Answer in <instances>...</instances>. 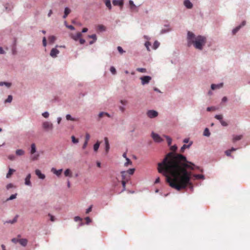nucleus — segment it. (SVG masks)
<instances>
[{
    "mask_svg": "<svg viewBox=\"0 0 250 250\" xmlns=\"http://www.w3.org/2000/svg\"><path fill=\"white\" fill-rule=\"evenodd\" d=\"M188 169L203 171V169L188 162L186 157H165L158 167L159 172L167 177L170 186L178 190L185 188L189 184L191 173Z\"/></svg>",
    "mask_w": 250,
    "mask_h": 250,
    "instance_id": "1",
    "label": "nucleus"
},
{
    "mask_svg": "<svg viewBox=\"0 0 250 250\" xmlns=\"http://www.w3.org/2000/svg\"><path fill=\"white\" fill-rule=\"evenodd\" d=\"M187 41L188 46L193 44L196 49L202 50L207 42V38L206 37L201 35H198L196 37L194 33L188 31L187 33Z\"/></svg>",
    "mask_w": 250,
    "mask_h": 250,
    "instance_id": "2",
    "label": "nucleus"
},
{
    "mask_svg": "<svg viewBox=\"0 0 250 250\" xmlns=\"http://www.w3.org/2000/svg\"><path fill=\"white\" fill-rule=\"evenodd\" d=\"M177 146L174 145L172 146H170V152L167 153L165 156H184L181 154H177L176 153L177 150Z\"/></svg>",
    "mask_w": 250,
    "mask_h": 250,
    "instance_id": "3",
    "label": "nucleus"
},
{
    "mask_svg": "<svg viewBox=\"0 0 250 250\" xmlns=\"http://www.w3.org/2000/svg\"><path fill=\"white\" fill-rule=\"evenodd\" d=\"M42 128L44 131L49 132L52 130L53 125L51 122L44 121L42 123Z\"/></svg>",
    "mask_w": 250,
    "mask_h": 250,
    "instance_id": "4",
    "label": "nucleus"
},
{
    "mask_svg": "<svg viewBox=\"0 0 250 250\" xmlns=\"http://www.w3.org/2000/svg\"><path fill=\"white\" fill-rule=\"evenodd\" d=\"M134 171H135L134 168H130L128 170H127V171H122L121 174H122V178L124 180H128V178L127 177H126V175L127 174H128L129 175H132L134 173Z\"/></svg>",
    "mask_w": 250,
    "mask_h": 250,
    "instance_id": "5",
    "label": "nucleus"
},
{
    "mask_svg": "<svg viewBox=\"0 0 250 250\" xmlns=\"http://www.w3.org/2000/svg\"><path fill=\"white\" fill-rule=\"evenodd\" d=\"M57 47H62V46L56 45L55 48H53L50 52V56L53 58H55L57 57L58 55L60 53V51L57 49Z\"/></svg>",
    "mask_w": 250,
    "mask_h": 250,
    "instance_id": "6",
    "label": "nucleus"
},
{
    "mask_svg": "<svg viewBox=\"0 0 250 250\" xmlns=\"http://www.w3.org/2000/svg\"><path fill=\"white\" fill-rule=\"evenodd\" d=\"M146 115L150 119L157 117L158 115V112L155 110H148L146 112Z\"/></svg>",
    "mask_w": 250,
    "mask_h": 250,
    "instance_id": "7",
    "label": "nucleus"
},
{
    "mask_svg": "<svg viewBox=\"0 0 250 250\" xmlns=\"http://www.w3.org/2000/svg\"><path fill=\"white\" fill-rule=\"evenodd\" d=\"M142 85L148 84L151 80L152 78L149 76H144L140 78Z\"/></svg>",
    "mask_w": 250,
    "mask_h": 250,
    "instance_id": "8",
    "label": "nucleus"
},
{
    "mask_svg": "<svg viewBox=\"0 0 250 250\" xmlns=\"http://www.w3.org/2000/svg\"><path fill=\"white\" fill-rule=\"evenodd\" d=\"M151 137L156 143H161L163 141V139L158 134L155 133L154 132L151 133Z\"/></svg>",
    "mask_w": 250,
    "mask_h": 250,
    "instance_id": "9",
    "label": "nucleus"
},
{
    "mask_svg": "<svg viewBox=\"0 0 250 250\" xmlns=\"http://www.w3.org/2000/svg\"><path fill=\"white\" fill-rule=\"evenodd\" d=\"M246 24V21H243L239 25H238V26H236L235 28H234V29H232V34L233 35H235V34H236V33L237 32H238V31H239V30H240L242 27H243V26H244Z\"/></svg>",
    "mask_w": 250,
    "mask_h": 250,
    "instance_id": "10",
    "label": "nucleus"
},
{
    "mask_svg": "<svg viewBox=\"0 0 250 250\" xmlns=\"http://www.w3.org/2000/svg\"><path fill=\"white\" fill-rule=\"evenodd\" d=\"M164 27L166 28L162 29L160 31V34L161 35L168 33L172 30L171 28H170V25L169 24H165Z\"/></svg>",
    "mask_w": 250,
    "mask_h": 250,
    "instance_id": "11",
    "label": "nucleus"
},
{
    "mask_svg": "<svg viewBox=\"0 0 250 250\" xmlns=\"http://www.w3.org/2000/svg\"><path fill=\"white\" fill-rule=\"evenodd\" d=\"M104 145H105V147H104L105 155H106V154H107V153L109 151V150L110 148V145H109L108 138L107 137H105L104 138Z\"/></svg>",
    "mask_w": 250,
    "mask_h": 250,
    "instance_id": "12",
    "label": "nucleus"
},
{
    "mask_svg": "<svg viewBox=\"0 0 250 250\" xmlns=\"http://www.w3.org/2000/svg\"><path fill=\"white\" fill-rule=\"evenodd\" d=\"M184 5L188 9H191L193 7V4L189 0H184Z\"/></svg>",
    "mask_w": 250,
    "mask_h": 250,
    "instance_id": "13",
    "label": "nucleus"
},
{
    "mask_svg": "<svg viewBox=\"0 0 250 250\" xmlns=\"http://www.w3.org/2000/svg\"><path fill=\"white\" fill-rule=\"evenodd\" d=\"M223 86V83H220L218 84H212L211 85V89L213 90H215L216 89H220L222 88Z\"/></svg>",
    "mask_w": 250,
    "mask_h": 250,
    "instance_id": "14",
    "label": "nucleus"
},
{
    "mask_svg": "<svg viewBox=\"0 0 250 250\" xmlns=\"http://www.w3.org/2000/svg\"><path fill=\"white\" fill-rule=\"evenodd\" d=\"M63 174L65 177H68L69 178L73 177V174L69 169H66Z\"/></svg>",
    "mask_w": 250,
    "mask_h": 250,
    "instance_id": "15",
    "label": "nucleus"
},
{
    "mask_svg": "<svg viewBox=\"0 0 250 250\" xmlns=\"http://www.w3.org/2000/svg\"><path fill=\"white\" fill-rule=\"evenodd\" d=\"M31 174H28L25 179V184L27 186H31V183L30 182Z\"/></svg>",
    "mask_w": 250,
    "mask_h": 250,
    "instance_id": "16",
    "label": "nucleus"
},
{
    "mask_svg": "<svg viewBox=\"0 0 250 250\" xmlns=\"http://www.w3.org/2000/svg\"><path fill=\"white\" fill-rule=\"evenodd\" d=\"M35 173L40 179H44L45 177L44 174H42L41 171L39 169H36L35 170Z\"/></svg>",
    "mask_w": 250,
    "mask_h": 250,
    "instance_id": "17",
    "label": "nucleus"
},
{
    "mask_svg": "<svg viewBox=\"0 0 250 250\" xmlns=\"http://www.w3.org/2000/svg\"><path fill=\"white\" fill-rule=\"evenodd\" d=\"M243 137L242 135H233L232 141L233 143H235L238 141L240 140Z\"/></svg>",
    "mask_w": 250,
    "mask_h": 250,
    "instance_id": "18",
    "label": "nucleus"
},
{
    "mask_svg": "<svg viewBox=\"0 0 250 250\" xmlns=\"http://www.w3.org/2000/svg\"><path fill=\"white\" fill-rule=\"evenodd\" d=\"M112 3L115 6H122L123 5V2L122 0H113Z\"/></svg>",
    "mask_w": 250,
    "mask_h": 250,
    "instance_id": "19",
    "label": "nucleus"
},
{
    "mask_svg": "<svg viewBox=\"0 0 250 250\" xmlns=\"http://www.w3.org/2000/svg\"><path fill=\"white\" fill-rule=\"evenodd\" d=\"M82 36V33L80 32H78L77 33L76 35L72 36V38L75 41H77L80 39Z\"/></svg>",
    "mask_w": 250,
    "mask_h": 250,
    "instance_id": "20",
    "label": "nucleus"
},
{
    "mask_svg": "<svg viewBox=\"0 0 250 250\" xmlns=\"http://www.w3.org/2000/svg\"><path fill=\"white\" fill-rule=\"evenodd\" d=\"M192 144V142H190L189 144L188 145H184L180 149V152L181 153H183L184 152L185 149L186 148H189L191 146V145Z\"/></svg>",
    "mask_w": 250,
    "mask_h": 250,
    "instance_id": "21",
    "label": "nucleus"
},
{
    "mask_svg": "<svg viewBox=\"0 0 250 250\" xmlns=\"http://www.w3.org/2000/svg\"><path fill=\"white\" fill-rule=\"evenodd\" d=\"M27 240L26 239H20L19 243L22 246H26L27 244Z\"/></svg>",
    "mask_w": 250,
    "mask_h": 250,
    "instance_id": "22",
    "label": "nucleus"
},
{
    "mask_svg": "<svg viewBox=\"0 0 250 250\" xmlns=\"http://www.w3.org/2000/svg\"><path fill=\"white\" fill-rule=\"evenodd\" d=\"M51 171L53 172L54 174H55L56 175L60 176L62 174V169H61L57 170L55 168H52L51 169Z\"/></svg>",
    "mask_w": 250,
    "mask_h": 250,
    "instance_id": "23",
    "label": "nucleus"
},
{
    "mask_svg": "<svg viewBox=\"0 0 250 250\" xmlns=\"http://www.w3.org/2000/svg\"><path fill=\"white\" fill-rule=\"evenodd\" d=\"M71 10L67 7H66L64 8V14H63V19L65 18L67 15L70 13Z\"/></svg>",
    "mask_w": 250,
    "mask_h": 250,
    "instance_id": "24",
    "label": "nucleus"
},
{
    "mask_svg": "<svg viewBox=\"0 0 250 250\" xmlns=\"http://www.w3.org/2000/svg\"><path fill=\"white\" fill-rule=\"evenodd\" d=\"M236 150V148H235L234 147H232L231 149H228V150H227L225 151V154L227 156H229L231 154V153L232 151H235Z\"/></svg>",
    "mask_w": 250,
    "mask_h": 250,
    "instance_id": "25",
    "label": "nucleus"
},
{
    "mask_svg": "<svg viewBox=\"0 0 250 250\" xmlns=\"http://www.w3.org/2000/svg\"><path fill=\"white\" fill-rule=\"evenodd\" d=\"M100 145V142L99 141H97V142L93 146V150L94 151L96 152L98 150Z\"/></svg>",
    "mask_w": 250,
    "mask_h": 250,
    "instance_id": "26",
    "label": "nucleus"
},
{
    "mask_svg": "<svg viewBox=\"0 0 250 250\" xmlns=\"http://www.w3.org/2000/svg\"><path fill=\"white\" fill-rule=\"evenodd\" d=\"M36 151V147L35 144H32L31 146L30 153L33 154Z\"/></svg>",
    "mask_w": 250,
    "mask_h": 250,
    "instance_id": "27",
    "label": "nucleus"
},
{
    "mask_svg": "<svg viewBox=\"0 0 250 250\" xmlns=\"http://www.w3.org/2000/svg\"><path fill=\"white\" fill-rule=\"evenodd\" d=\"M106 6L109 9L111 10L112 6L110 2V0H104Z\"/></svg>",
    "mask_w": 250,
    "mask_h": 250,
    "instance_id": "28",
    "label": "nucleus"
},
{
    "mask_svg": "<svg viewBox=\"0 0 250 250\" xmlns=\"http://www.w3.org/2000/svg\"><path fill=\"white\" fill-rule=\"evenodd\" d=\"M11 83L9 82H0V86H3L5 85L8 88L10 87L11 86Z\"/></svg>",
    "mask_w": 250,
    "mask_h": 250,
    "instance_id": "29",
    "label": "nucleus"
},
{
    "mask_svg": "<svg viewBox=\"0 0 250 250\" xmlns=\"http://www.w3.org/2000/svg\"><path fill=\"white\" fill-rule=\"evenodd\" d=\"M56 40V38L54 36H50L48 37L49 42L51 44L55 42Z\"/></svg>",
    "mask_w": 250,
    "mask_h": 250,
    "instance_id": "30",
    "label": "nucleus"
},
{
    "mask_svg": "<svg viewBox=\"0 0 250 250\" xmlns=\"http://www.w3.org/2000/svg\"><path fill=\"white\" fill-rule=\"evenodd\" d=\"M203 135L206 137H209L210 135V133L208 128H206L203 132Z\"/></svg>",
    "mask_w": 250,
    "mask_h": 250,
    "instance_id": "31",
    "label": "nucleus"
},
{
    "mask_svg": "<svg viewBox=\"0 0 250 250\" xmlns=\"http://www.w3.org/2000/svg\"><path fill=\"white\" fill-rule=\"evenodd\" d=\"M16 155L18 156H21L24 154V151L21 149H17L16 151Z\"/></svg>",
    "mask_w": 250,
    "mask_h": 250,
    "instance_id": "32",
    "label": "nucleus"
},
{
    "mask_svg": "<svg viewBox=\"0 0 250 250\" xmlns=\"http://www.w3.org/2000/svg\"><path fill=\"white\" fill-rule=\"evenodd\" d=\"M164 137H165V138L166 139V140L167 141L168 146H171V143H172L171 138L169 136H167V135H164Z\"/></svg>",
    "mask_w": 250,
    "mask_h": 250,
    "instance_id": "33",
    "label": "nucleus"
},
{
    "mask_svg": "<svg viewBox=\"0 0 250 250\" xmlns=\"http://www.w3.org/2000/svg\"><path fill=\"white\" fill-rule=\"evenodd\" d=\"M15 171V170L12 169V168H9V171L6 175V178H9L11 176V175H12L13 172Z\"/></svg>",
    "mask_w": 250,
    "mask_h": 250,
    "instance_id": "34",
    "label": "nucleus"
},
{
    "mask_svg": "<svg viewBox=\"0 0 250 250\" xmlns=\"http://www.w3.org/2000/svg\"><path fill=\"white\" fill-rule=\"evenodd\" d=\"M159 45H160V42L157 41H155L153 45V47H152L153 49L154 50H156V49H157L158 48Z\"/></svg>",
    "mask_w": 250,
    "mask_h": 250,
    "instance_id": "35",
    "label": "nucleus"
},
{
    "mask_svg": "<svg viewBox=\"0 0 250 250\" xmlns=\"http://www.w3.org/2000/svg\"><path fill=\"white\" fill-rule=\"evenodd\" d=\"M125 158L126 162L125 163V164H124L125 166L128 167L129 165H131V164H132L131 161L127 157H125Z\"/></svg>",
    "mask_w": 250,
    "mask_h": 250,
    "instance_id": "36",
    "label": "nucleus"
},
{
    "mask_svg": "<svg viewBox=\"0 0 250 250\" xmlns=\"http://www.w3.org/2000/svg\"><path fill=\"white\" fill-rule=\"evenodd\" d=\"M66 119L67 121H75L76 119L72 117L71 115L70 114H67L66 115Z\"/></svg>",
    "mask_w": 250,
    "mask_h": 250,
    "instance_id": "37",
    "label": "nucleus"
},
{
    "mask_svg": "<svg viewBox=\"0 0 250 250\" xmlns=\"http://www.w3.org/2000/svg\"><path fill=\"white\" fill-rule=\"evenodd\" d=\"M150 45H151V43H150V42H149L146 41V42H145V46H146L147 50L148 51H150V47H149V46Z\"/></svg>",
    "mask_w": 250,
    "mask_h": 250,
    "instance_id": "38",
    "label": "nucleus"
},
{
    "mask_svg": "<svg viewBox=\"0 0 250 250\" xmlns=\"http://www.w3.org/2000/svg\"><path fill=\"white\" fill-rule=\"evenodd\" d=\"M72 142L74 144H77L79 143V140L75 138L74 136H71Z\"/></svg>",
    "mask_w": 250,
    "mask_h": 250,
    "instance_id": "39",
    "label": "nucleus"
},
{
    "mask_svg": "<svg viewBox=\"0 0 250 250\" xmlns=\"http://www.w3.org/2000/svg\"><path fill=\"white\" fill-rule=\"evenodd\" d=\"M64 23L65 25L66 26V27H67L68 28L70 29V30H75L74 27L72 25H68L66 21H64Z\"/></svg>",
    "mask_w": 250,
    "mask_h": 250,
    "instance_id": "40",
    "label": "nucleus"
},
{
    "mask_svg": "<svg viewBox=\"0 0 250 250\" xmlns=\"http://www.w3.org/2000/svg\"><path fill=\"white\" fill-rule=\"evenodd\" d=\"M13 97L12 95H8L7 99L4 101L5 103H11L12 101Z\"/></svg>",
    "mask_w": 250,
    "mask_h": 250,
    "instance_id": "41",
    "label": "nucleus"
},
{
    "mask_svg": "<svg viewBox=\"0 0 250 250\" xmlns=\"http://www.w3.org/2000/svg\"><path fill=\"white\" fill-rule=\"evenodd\" d=\"M136 70L138 72H142V73H146V69L145 68H137Z\"/></svg>",
    "mask_w": 250,
    "mask_h": 250,
    "instance_id": "42",
    "label": "nucleus"
},
{
    "mask_svg": "<svg viewBox=\"0 0 250 250\" xmlns=\"http://www.w3.org/2000/svg\"><path fill=\"white\" fill-rule=\"evenodd\" d=\"M214 118L220 121V122L223 120V115H216L214 116Z\"/></svg>",
    "mask_w": 250,
    "mask_h": 250,
    "instance_id": "43",
    "label": "nucleus"
},
{
    "mask_svg": "<svg viewBox=\"0 0 250 250\" xmlns=\"http://www.w3.org/2000/svg\"><path fill=\"white\" fill-rule=\"evenodd\" d=\"M194 177L196 179H204V176L203 175H202V174H194Z\"/></svg>",
    "mask_w": 250,
    "mask_h": 250,
    "instance_id": "44",
    "label": "nucleus"
},
{
    "mask_svg": "<svg viewBox=\"0 0 250 250\" xmlns=\"http://www.w3.org/2000/svg\"><path fill=\"white\" fill-rule=\"evenodd\" d=\"M98 29L101 31H104L105 30V28L103 25H99L98 26Z\"/></svg>",
    "mask_w": 250,
    "mask_h": 250,
    "instance_id": "45",
    "label": "nucleus"
},
{
    "mask_svg": "<svg viewBox=\"0 0 250 250\" xmlns=\"http://www.w3.org/2000/svg\"><path fill=\"white\" fill-rule=\"evenodd\" d=\"M110 71L112 74L115 75L116 73V70L114 66H111L110 68Z\"/></svg>",
    "mask_w": 250,
    "mask_h": 250,
    "instance_id": "46",
    "label": "nucleus"
},
{
    "mask_svg": "<svg viewBox=\"0 0 250 250\" xmlns=\"http://www.w3.org/2000/svg\"><path fill=\"white\" fill-rule=\"evenodd\" d=\"M129 3L131 9H133L136 7V5L134 4L133 1L131 0L129 1Z\"/></svg>",
    "mask_w": 250,
    "mask_h": 250,
    "instance_id": "47",
    "label": "nucleus"
},
{
    "mask_svg": "<svg viewBox=\"0 0 250 250\" xmlns=\"http://www.w3.org/2000/svg\"><path fill=\"white\" fill-rule=\"evenodd\" d=\"M42 116L45 118H47L49 117V113L47 111H45L42 113Z\"/></svg>",
    "mask_w": 250,
    "mask_h": 250,
    "instance_id": "48",
    "label": "nucleus"
},
{
    "mask_svg": "<svg viewBox=\"0 0 250 250\" xmlns=\"http://www.w3.org/2000/svg\"><path fill=\"white\" fill-rule=\"evenodd\" d=\"M88 37L89 38L92 39L93 40H94L95 41H96V40H97V36H96V34H92L91 35H88Z\"/></svg>",
    "mask_w": 250,
    "mask_h": 250,
    "instance_id": "49",
    "label": "nucleus"
},
{
    "mask_svg": "<svg viewBox=\"0 0 250 250\" xmlns=\"http://www.w3.org/2000/svg\"><path fill=\"white\" fill-rule=\"evenodd\" d=\"M117 50L119 51V52L121 54H122L125 52V51H124L123 50V49L122 48V47H121V46H118Z\"/></svg>",
    "mask_w": 250,
    "mask_h": 250,
    "instance_id": "50",
    "label": "nucleus"
},
{
    "mask_svg": "<svg viewBox=\"0 0 250 250\" xmlns=\"http://www.w3.org/2000/svg\"><path fill=\"white\" fill-rule=\"evenodd\" d=\"M17 193L15 194H12L11 195L10 197L9 198L7 199V201L8 200H13L14 199H15L17 197Z\"/></svg>",
    "mask_w": 250,
    "mask_h": 250,
    "instance_id": "51",
    "label": "nucleus"
},
{
    "mask_svg": "<svg viewBox=\"0 0 250 250\" xmlns=\"http://www.w3.org/2000/svg\"><path fill=\"white\" fill-rule=\"evenodd\" d=\"M42 45L44 47H45L47 45L46 39L45 37H44L42 39Z\"/></svg>",
    "mask_w": 250,
    "mask_h": 250,
    "instance_id": "52",
    "label": "nucleus"
},
{
    "mask_svg": "<svg viewBox=\"0 0 250 250\" xmlns=\"http://www.w3.org/2000/svg\"><path fill=\"white\" fill-rule=\"evenodd\" d=\"M123 180L122 181V185H123V190H125V184H126V181H127L126 180H124L123 178Z\"/></svg>",
    "mask_w": 250,
    "mask_h": 250,
    "instance_id": "53",
    "label": "nucleus"
},
{
    "mask_svg": "<svg viewBox=\"0 0 250 250\" xmlns=\"http://www.w3.org/2000/svg\"><path fill=\"white\" fill-rule=\"evenodd\" d=\"M220 123L221 125L223 126H227L228 125V124L224 120L221 121Z\"/></svg>",
    "mask_w": 250,
    "mask_h": 250,
    "instance_id": "54",
    "label": "nucleus"
},
{
    "mask_svg": "<svg viewBox=\"0 0 250 250\" xmlns=\"http://www.w3.org/2000/svg\"><path fill=\"white\" fill-rule=\"evenodd\" d=\"M104 115V112H101L99 113L98 115V120H99L100 118H101L103 115Z\"/></svg>",
    "mask_w": 250,
    "mask_h": 250,
    "instance_id": "55",
    "label": "nucleus"
},
{
    "mask_svg": "<svg viewBox=\"0 0 250 250\" xmlns=\"http://www.w3.org/2000/svg\"><path fill=\"white\" fill-rule=\"evenodd\" d=\"M19 239H20L14 238L12 239V242L16 244L19 242Z\"/></svg>",
    "mask_w": 250,
    "mask_h": 250,
    "instance_id": "56",
    "label": "nucleus"
},
{
    "mask_svg": "<svg viewBox=\"0 0 250 250\" xmlns=\"http://www.w3.org/2000/svg\"><path fill=\"white\" fill-rule=\"evenodd\" d=\"M85 220L86 221V223L87 224H89V223H90L91 222V220L89 217H86L85 218Z\"/></svg>",
    "mask_w": 250,
    "mask_h": 250,
    "instance_id": "57",
    "label": "nucleus"
},
{
    "mask_svg": "<svg viewBox=\"0 0 250 250\" xmlns=\"http://www.w3.org/2000/svg\"><path fill=\"white\" fill-rule=\"evenodd\" d=\"M13 187H14L13 185L12 184H11V183H10V184H8L6 186V188H7V189H10V188H13Z\"/></svg>",
    "mask_w": 250,
    "mask_h": 250,
    "instance_id": "58",
    "label": "nucleus"
},
{
    "mask_svg": "<svg viewBox=\"0 0 250 250\" xmlns=\"http://www.w3.org/2000/svg\"><path fill=\"white\" fill-rule=\"evenodd\" d=\"M79 40L80 43L81 44H84L85 42V40H84L83 39L81 38H80V39Z\"/></svg>",
    "mask_w": 250,
    "mask_h": 250,
    "instance_id": "59",
    "label": "nucleus"
},
{
    "mask_svg": "<svg viewBox=\"0 0 250 250\" xmlns=\"http://www.w3.org/2000/svg\"><path fill=\"white\" fill-rule=\"evenodd\" d=\"M48 216L50 217V220L52 222H54L55 220V218L54 216H52V215L49 214Z\"/></svg>",
    "mask_w": 250,
    "mask_h": 250,
    "instance_id": "60",
    "label": "nucleus"
},
{
    "mask_svg": "<svg viewBox=\"0 0 250 250\" xmlns=\"http://www.w3.org/2000/svg\"><path fill=\"white\" fill-rule=\"evenodd\" d=\"M92 206H91L90 207H89V208L86 209V213L88 214V213H89L90 211H91V210H92Z\"/></svg>",
    "mask_w": 250,
    "mask_h": 250,
    "instance_id": "61",
    "label": "nucleus"
},
{
    "mask_svg": "<svg viewBox=\"0 0 250 250\" xmlns=\"http://www.w3.org/2000/svg\"><path fill=\"white\" fill-rule=\"evenodd\" d=\"M90 138V135L88 133H86L85 135V141L86 142H88Z\"/></svg>",
    "mask_w": 250,
    "mask_h": 250,
    "instance_id": "62",
    "label": "nucleus"
},
{
    "mask_svg": "<svg viewBox=\"0 0 250 250\" xmlns=\"http://www.w3.org/2000/svg\"><path fill=\"white\" fill-rule=\"evenodd\" d=\"M5 53V52L3 49L2 47H0V54H4Z\"/></svg>",
    "mask_w": 250,
    "mask_h": 250,
    "instance_id": "63",
    "label": "nucleus"
},
{
    "mask_svg": "<svg viewBox=\"0 0 250 250\" xmlns=\"http://www.w3.org/2000/svg\"><path fill=\"white\" fill-rule=\"evenodd\" d=\"M127 103V101L126 100H121L120 101V103L122 104L123 105H125V104H126Z\"/></svg>",
    "mask_w": 250,
    "mask_h": 250,
    "instance_id": "64",
    "label": "nucleus"
}]
</instances>
